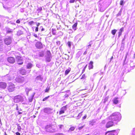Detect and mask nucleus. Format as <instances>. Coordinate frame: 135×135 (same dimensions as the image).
Here are the masks:
<instances>
[{
  "label": "nucleus",
  "mask_w": 135,
  "mask_h": 135,
  "mask_svg": "<svg viewBox=\"0 0 135 135\" xmlns=\"http://www.w3.org/2000/svg\"><path fill=\"white\" fill-rule=\"evenodd\" d=\"M108 119L112 120L114 122L119 121L121 118L120 114L118 112H115L113 113L108 117Z\"/></svg>",
  "instance_id": "nucleus-1"
},
{
  "label": "nucleus",
  "mask_w": 135,
  "mask_h": 135,
  "mask_svg": "<svg viewBox=\"0 0 135 135\" xmlns=\"http://www.w3.org/2000/svg\"><path fill=\"white\" fill-rule=\"evenodd\" d=\"M99 10L101 12H103L107 8L106 2L105 0H100L99 2Z\"/></svg>",
  "instance_id": "nucleus-2"
},
{
  "label": "nucleus",
  "mask_w": 135,
  "mask_h": 135,
  "mask_svg": "<svg viewBox=\"0 0 135 135\" xmlns=\"http://www.w3.org/2000/svg\"><path fill=\"white\" fill-rule=\"evenodd\" d=\"M107 121V122L105 125V127L107 128H108L112 127L114 125V124L115 123L112 120L110 119H108V120Z\"/></svg>",
  "instance_id": "nucleus-3"
},
{
  "label": "nucleus",
  "mask_w": 135,
  "mask_h": 135,
  "mask_svg": "<svg viewBox=\"0 0 135 135\" xmlns=\"http://www.w3.org/2000/svg\"><path fill=\"white\" fill-rule=\"evenodd\" d=\"M53 125H47L45 127V130L47 132H51L55 130Z\"/></svg>",
  "instance_id": "nucleus-4"
},
{
  "label": "nucleus",
  "mask_w": 135,
  "mask_h": 135,
  "mask_svg": "<svg viewBox=\"0 0 135 135\" xmlns=\"http://www.w3.org/2000/svg\"><path fill=\"white\" fill-rule=\"evenodd\" d=\"M14 100L15 103H18L19 102H22L23 100V98L22 96L18 95L15 97Z\"/></svg>",
  "instance_id": "nucleus-5"
},
{
  "label": "nucleus",
  "mask_w": 135,
  "mask_h": 135,
  "mask_svg": "<svg viewBox=\"0 0 135 135\" xmlns=\"http://www.w3.org/2000/svg\"><path fill=\"white\" fill-rule=\"evenodd\" d=\"M9 86L8 88V90L9 92H12L13 91L15 88V85L12 83L9 84Z\"/></svg>",
  "instance_id": "nucleus-6"
},
{
  "label": "nucleus",
  "mask_w": 135,
  "mask_h": 135,
  "mask_svg": "<svg viewBox=\"0 0 135 135\" xmlns=\"http://www.w3.org/2000/svg\"><path fill=\"white\" fill-rule=\"evenodd\" d=\"M5 44L7 45H10L12 42V38L11 37H8L4 40Z\"/></svg>",
  "instance_id": "nucleus-7"
},
{
  "label": "nucleus",
  "mask_w": 135,
  "mask_h": 135,
  "mask_svg": "<svg viewBox=\"0 0 135 135\" xmlns=\"http://www.w3.org/2000/svg\"><path fill=\"white\" fill-rule=\"evenodd\" d=\"M68 105L64 106L61 108L60 109V110L59 112L60 114H61L64 113H65V111H66L68 108Z\"/></svg>",
  "instance_id": "nucleus-8"
},
{
  "label": "nucleus",
  "mask_w": 135,
  "mask_h": 135,
  "mask_svg": "<svg viewBox=\"0 0 135 135\" xmlns=\"http://www.w3.org/2000/svg\"><path fill=\"white\" fill-rule=\"evenodd\" d=\"M16 81L18 83H22L24 81L25 78L23 77H18L15 79Z\"/></svg>",
  "instance_id": "nucleus-9"
},
{
  "label": "nucleus",
  "mask_w": 135,
  "mask_h": 135,
  "mask_svg": "<svg viewBox=\"0 0 135 135\" xmlns=\"http://www.w3.org/2000/svg\"><path fill=\"white\" fill-rule=\"evenodd\" d=\"M106 135H117V133L115 130H113L110 131H108L106 133Z\"/></svg>",
  "instance_id": "nucleus-10"
},
{
  "label": "nucleus",
  "mask_w": 135,
  "mask_h": 135,
  "mask_svg": "<svg viewBox=\"0 0 135 135\" xmlns=\"http://www.w3.org/2000/svg\"><path fill=\"white\" fill-rule=\"evenodd\" d=\"M7 60L10 63L13 64L15 62V58L13 57H9L8 58Z\"/></svg>",
  "instance_id": "nucleus-11"
},
{
  "label": "nucleus",
  "mask_w": 135,
  "mask_h": 135,
  "mask_svg": "<svg viewBox=\"0 0 135 135\" xmlns=\"http://www.w3.org/2000/svg\"><path fill=\"white\" fill-rule=\"evenodd\" d=\"M52 109L49 108H46L44 109V112L48 114H51L52 113Z\"/></svg>",
  "instance_id": "nucleus-12"
},
{
  "label": "nucleus",
  "mask_w": 135,
  "mask_h": 135,
  "mask_svg": "<svg viewBox=\"0 0 135 135\" xmlns=\"http://www.w3.org/2000/svg\"><path fill=\"white\" fill-rule=\"evenodd\" d=\"M35 46L37 48L39 49H41L43 47L42 44L40 42H37L35 44Z\"/></svg>",
  "instance_id": "nucleus-13"
},
{
  "label": "nucleus",
  "mask_w": 135,
  "mask_h": 135,
  "mask_svg": "<svg viewBox=\"0 0 135 135\" xmlns=\"http://www.w3.org/2000/svg\"><path fill=\"white\" fill-rule=\"evenodd\" d=\"M7 86V84L6 83L1 82H0V88L2 89H4Z\"/></svg>",
  "instance_id": "nucleus-14"
},
{
  "label": "nucleus",
  "mask_w": 135,
  "mask_h": 135,
  "mask_svg": "<svg viewBox=\"0 0 135 135\" xmlns=\"http://www.w3.org/2000/svg\"><path fill=\"white\" fill-rule=\"evenodd\" d=\"M6 31V33H12L13 30L10 29L8 27H6L5 28Z\"/></svg>",
  "instance_id": "nucleus-15"
},
{
  "label": "nucleus",
  "mask_w": 135,
  "mask_h": 135,
  "mask_svg": "<svg viewBox=\"0 0 135 135\" xmlns=\"http://www.w3.org/2000/svg\"><path fill=\"white\" fill-rule=\"evenodd\" d=\"M108 118L104 120H102L100 123V126H103V125H104L106 123L107 121L108 120Z\"/></svg>",
  "instance_id": "nucleus-16"
},
{
  "label": "nucleus",
  "mask_w": 135,
  "mask_h": 135,
  "mask_svg": "<svg viewBox=\"0 0 135 135\" xmlns=\"http://www.w3.org/2000/svg\"><path fill=\"white\" fill-rule=\"evenodd\" d=\"M4 47V46L2 43V41L1 40H0V51H2L3 50V48Z\"/></svg>",
  "instance_id": "nucleus-17"
},
{
  "label": "nucleus",
  "mask_w": 135,
  "mask_h": 135,
  "mask_svg": "<svg viewBox=\"0 0 135 135\" xmlns=\"http://www.w3.org/2000/svg\"><path fill=\"white\" fill-rule=\"evenodd\" d=\"M43 79V78L41 75L38 76L36 78V80H40L42 81Z\"/></svg>",
  "instance_id": "nucleus-18"
},
{
  "label": "nucleus",
  "mask_w": 135,
  "mask_h": 135,
  "mask_svg": "<svg viewBox=\"0 0 135 135\" xmlns=\"http://www.w3.org/2000/svg\"><path fill=\"white\" fill-rule=\"evenodd\" d=\"M96 122V120L93 119L89 122V124L90 126H93L95 125Z\"/></svg>",
  "instance_id": "nucleus-19"
},
{
  "label": "nucleus",
  "mask_w": 135,
  "mask_h": 135,
  "mask_svg": "<svg viewBox=\"0 0 135 135\" xmlns=\"http://www.w3.org/2000/svg\"><path fill=\"white\" fill-rule=\"evenodd\" d=\"M118 98L117 97H115L113 99V102L114 104H117L118 103Z\"/></svg>",
  "instance_id": "nucleus-20"
},
{
  "label": "nucleus",
  "mask_w": 135,
  "mask_h": 135,
  "mask_svg": "<svg viewBox=\"0 0 135 135\" xmlns=\"http://www.w3.org/2000/svg\"><path fill=\"white\" fill-rule=\"evenodd\" d=\"M93 62L92 61H91L89 64V69H92L93 67Z\"/></svg>",
  "instance_id": "nucleus-21"
},
{
  "label": "nucleus",
  "mask_w": 135,
  "mask_h": 135,
  "mask_svg": "<svg viewBox=\"0 0 135 135\" xmlns=\"http://www.w3.org/2000/svg\"><path fill=\"white\" fill-rule=\"evenodd\" d=\"M26 73V71L25 69H22L20 70V73L22 75L25 74Z\"/></svg>",
  "instance_id": "nucleus-22"
},
{
  "label": "nucleus",
  "mask_w": 135,
  "mask_h": 135,
  "mask_svg": "<svg viewBox=\"0 0 135 135\" xmlns=\"http://www.w3.org/2000/svg\"><path fill=\"white\" fill-rule=\"evenodd\" d=\"M124 28L123 27L121 28L119 30V31L118 32V37H119L121 35L122 32Z\"/></svg>",
  "instance_id": "nucleus-23"
},
{
  "label": "nucleus",
  "mask_w": 135,
  "mask_h": 135,
  "mask_svg": "<svg viewBox=\"0 0 135 135\" xmlns=\"http://www.w3.org/2000/svg\"><path fill=\"white\" fill-rule=\"evenodd\" d=\"M32 64L30 63H28L27 65V69H31L32 66Z\"/></svg>",
  "instance_id": "nucleus-24"
},
{
  "label": "nucleus",
  "mask_w": 135,
  "mask_h": 135,
  "mask_svg": "<svg viewBox=\"0 0 135 135\" xmlns=\"http://www.w3.org/2000/svg\"><path fill=\"white\" fill-rule=\"evenodd\" d=\"M15 56L16 58V59L17 60V61L20 60H22L21 57L19 56H17L16 55H15Z\"/></svg>",
  "instance_id": "nucleus-25"
},
{
  "label": "nucleus",
  "mask_w": 135,
  "mask_h": 135,
  "mask_svg": "<svg viewBox=\"0 0 135 135\" xmlns=\"http://www.w3.org/2000/svg\"><path fill=\"white\" fill-rule=\"evenodd\" d=\"M51 56H47L46 58V60L47 62H50L51 60Z\"/></svg>",
  "instance_id": "nucleus-26"
},
{
  "label": "nucleus",
  "mask_w": 135,
  "mask_h": 135,
  "mask_svg": "<svg viewBox=\"0 0 135 135\" xmlns=\"http://www.w3.org/2000/svg\"><path fill=\"white\" fill-rule=\"evenodd\" d=\"M77 25V23H75L73 25L72 28L74 30H76Z\"/></svg>",
  "instance_id": "nucleus-27"
},
{
  "label": "nucleus",
  "mask_w": 135,
  "mask_h": 135,
  "mask_svg": "<svg viewBox=\"0 0 135 135\" xmlns=\"http://www.w3.org/2000/svg\"><path fill=\"white\" fill-rule=\"evenodd\" d=\"M81 0H70L69 2L70 3H74V2H76L77 1L80 2Z\"/></svg>",
  "instance_id": "nucleus-28"
},
{
  "label": "nucleus",
  "mask_w": 135,
  "mask_h": 135,
  "mask_svg": "<svg viewBox=\"0 0 135 135\" xmlns=\"http://www.w3.org/2000/svg\"><path fill=\"white\" fill-rule=\"evenodd\" d=\"M82 54V52L81 51H79L76 54V56L79 57Z\"/></svg>",
  "instance_id": "nucleus-29"
},
{
  "label": "nucleus",
  "mask_w": 135,
  "mask_h": 135,
  "mask_svg": "<svg viewBox=\"0 0 135 135\" xmlns=\"http://www.w3.org/2000/svg\"><path fill=\"white\" fill-rule=\"evenodd\" d=\"M122 9H121L118 13L117 15L116 16L118 17V16H120L122 13Z\"/></svg>",
  "instance_id": "nucleus-30"
},
{
  "label": "nucleus",
  "mask_w": 135,
  "mask_h": 135,
  "mask_svg": "<svg viewBox=\"0 0 135 135\" xmlns=\"http://www.w3.org/2000/svg\"><path fill=\"white\" fill-rule=\"evenodd\" d=\"M30 89L28 88H26L25 89V91L27 95H28V92L30 91Z\"/></svg>",
  "instance_id": "nucleus-31"
},
{
  "label": "nucleus",
  "mask_w": 135,
  "mask_h": 135,
  "mask_svg": "<svg viewBox=\"0 0 135 135\" xmlns=\"http://www.w3.org/2000/svg\"><path fill=\"white\" fill-rule=\"evenodd\" d=\"M17 61L19 65H22L23 63V61L22 60H18Z\"/></svg>",
  "instance_id": "nucleus-32"
},
{
  "label": "nucleus",
  "mask_w": 135,
  "mask_h": 135,
  "mask_svg": "<svg viewBox=\"0 0 135 135\" xmlns=\"http://www.w3.org/2000/svg\"><path fill=\"white\" fill-rule=\"evenodd\" d=\"M38 54L39 56L41 57H43L44 55V54L43 52H40Z\"/></svg>",
  "instance_id": "nucleus-33"
},
{
  "label": "nucleus",
  "mask_w": 135,
  "mask_h": 135,
  "mask_svg": "<svg viewBox=\"0 0 135 135\" xmlns=\"http://www.w3.org/2000/svg\"><path fill=\"white\" fill-rule=\"evenodd\" d=\"M75 129V128L74 127H70L69 130V131L70 132L71 131H73Z\"/></svg>",
  "instance_id": "nucleus-34"
},
{
  "label": "nucleus",
  "mask_w": 135,
  "mask_h": 135,
  "mask_svg": "<svg viewBox=\"0 0 135 135\" xmlns=\"http://www.w3.org/2000/svg\"><path fill=\"white\" fill-rule=\"evenodd\" d=\"M117 31V30H112L111 31V33H112V34L114 35L116 32Z\"/></svg>",
  "instance_id": "nucleus-35"
},
{
  "label": "nucleus",
  "mask_w": 135,
  "mask_h": 135,
  "mask_svg": "<svg viewBox=\"0 0 135 135\" xmlns=\"http://www.w3.org/2000/svg\"><path fill=\"white\" fill-rule=\"evenodd\" d=\"M92 44V42L91 41L89 43V45L87 46V47H88V48H89L91 47V45Z\"/></svg>",
  "instance_id": "nucleus-36"
},
{
  "label": "nucleus",
  "mask_w": 135,
  "mask_h": 135,
  "mask_svg": "<svg viewBox=\"0 0 135 135\" xmlns=\"http://www.w3.org/2000/svg\"><path fill=\"white\" fill-rule=\"evenodd\" d=\"M70 71V70L68 69L66 70L65 71V75H67Z\"/></svg>",
  "instance_id": "nucleus-37"
},
{
  "label": "nucleus",
  "mask_w": 135,
  "mask_h": 135,
  "mask_svg": "<svg viewBox=\"0 0 135 135\" xmlns=\"http://www.w3.org/2000/svg\"><path fill=\"white\" fill-rule=\"evenodd\" d=\"M47 56H51V54L49 51H47Z\"/></svg>",
  "instance_id": "nucleus-38"
},
{
  "label": "nucleus",
  "mask_w": 135,
  "mask_h": 135,
  "mask_svg": "<svg viewBox=\"0 0 135 135\" xmlns=\"http://www.w3.org/2000/svg\"><path fill=\"white\" fill-rule=\"evenodd\" d=\"M17 129H18V131H21V126L19 124L17 125Z\"/></svg>",
  "instance_id": "nucleus-39"
},
{
  "label": "nucleus",
  "mask_w": 135,
  "mask_h": 135,
  "mask_svg": "<svg viewBox=\"0 0 135 135\" xmlns=\"http://www.w3.org/2000/svg\"><path fill=\"white\" fill-rule=\"evenodd\" d=\"M86 78V76H85V74H83L82 75L81 78V79H85Z\"/></svg>",
  "instance_id": "nucleus-40"
},
{
  "label": "nucleus",
  "mask_w": 135,
  "mask_h": 135,
  "mask_svg": "<svg viewBox=\"0 0 135 135\" xmlns=\"http://www.w3.org/2000/svg\"><path fill=\"white\" fill-rule=\"evenodd\" d=\"M33 96H34L33 95H32V96L31 97V98H29L28 100H29V102H31L32 101V99L33 97Z\"/></svg>",
  "instance_id": "nucleus-41"
},
{
  "label": "nucleus",
  "mask_w": 135,
  "mask_h": 135,
  "mask_svg": "<svg viewBox=\"0 0 135 135\" xmlns=\"http://www.w3.org/2000/svg\"><path fill=\"white\" fill-rule=\"evenodd\" d=\"M67 45L70 48L71 47V42L69 41L67 43Z\"/></svg>",
  "instance_id": "nucleus-42"
},
{
  "label": "nucleus",
  "mask_w": 135,
  "mask_h": 135,
  "mask_svg": "<svg viewBox=\"0 0 135 135\" xmlns=\"http://www.w3.org/2000/svg\"><path fill=\"white\" fill-rule=\"evenodd\" d=\"M49 97H50V96H48L47 97H45V98H44L43 99L42 101H45L46 100H47Z\"/></svg>",
  "instance_id": "nucleus-43"
},
{
  "label": "nucleus",
  "mask_w": 135,
  "mask_h": 135,
  "mask_svg": "<svg viewBox=\"0 0 135 135\" xmlns=\"http://www.w3.org/2000/svg\"><path fill=\"white\" fill-rule=\"evenodd\" d=\"M42 10V8L41 7L38 8L37 9V11H38V12H41Z\"/></svg>",
  "instance_id": "nucleus-44"
},
{
  "label": "nucleus",
  "mask_w": 135,
  "mask_h": 135,
  "mask_svg": "<svg viewBox=\"0 0 135 135\" xmlns=\"http://www.w3.org/2000/svg\"><path fill=\"white\" fill-rule=\"evenodd\" d=\"M120 3V5L123 6L124 5L123 1V0L121 1Z\"/></svg>",
  "instance_id": "nucleus-45"
},
{
  "label": "nucleus",
  "mask_w": 135,
  "mask_h": 135,
  "mask_svg": "<svg viewBox=\"0 0 135 135\" xmlns=\"http://www.w3.org/2000/svg\"><path fill=\"white\" fill-rule=\"evenodd\" d=\"M84 125L83 126H82L81 127H79L78 128V129L79 130H80L81 129H83V128L84 127Z\"/></svg>",
  "instance_id": "nucleus-46"
},
{
  "label": "nucleus",
  "mask_w": 135,
  "mask_h": 135,
  "mask_svg": "<svg viewBox=\"0 0 135 135\" xmlns=\"http://www.w3.org/2000/svg\"><path fill=\"white\" fill-rule=\"evenodd\" d=\"M49 88H47L46 89L45 92H49Z\"/></svg>",
  "instance_id": "nucleus-47"
},
{
  "label": "nucleus",
  "mask_w": 135,
  "mask_h": 135,
  "mask_svg": "<svg viewBox=\"0 0 135 135\" xmlns=\"http://www.w3.org/2000/svg\"><path fill=\"white\" fill-rule=\"evenodd\" d=\"M58 126L60 129H61L62 127H63V126L62 125H58Z\"/></svg>",
  "instance_id": "nucleus-48"
},
{
  "label": "nucleus",
  "mask_w": 135,
  "mask_h": 135,
  "mask_svg": "<svg viewBox=\"0 0 135 135\" xmlns=\"http://www.w3.org/2000/svg\"><path fill=\"white\" fill-rule=\"evenodd\" d=\"M108 100V98L107 97H106L105 98V99H104V103H105L106 102H107V100Z\"/></svg>",
  "instance_id": "nucleus-49"
},
{
  "label": "nucleus",
  "mask_w": 135,
  "mask_h": 135,
  "mask_svg": "<svg viewBox=\"0 0 135 135\" xmlns=\"http://www.w3.org/2000/svg\"><path fill=\"white\" fill-rule=\"evenodd\" d=\"M87 66V65H86L84 68L83 69V70L82 73H83L85 71V68H86Z\"/></svg>",
  "instance_id": "nucleus-50"
},
{
  "label": "nucleus",
  "mask_w": 135,
  "mask_h": 135,
  "mask_svg": "<svg viewBox=\"0 0 135 135\" xmlns=\"http://www.w3.org/2000/svg\"><path fill=\"white\" fill-rule=\"evenodd\" d=\"M32 35L35 37H36V38L38 37V36L36 34H35V33H33Z\"/></svg>",
  "instance_id": "nucleus-51"
},
{
  "label": "nucleus",
  "mask_w": 135,
  "mask_h": 135,
  "mask_svg": "<svg viewBox=\"0 0 135 135\" xmlns=\"http://www.w3.org/2000/svg\"><path fill=\"white\" fill-rule=\"evenodd\" d=\"M20 21L19 20H17L16 21V23H20Z\"/></svg>",
  "instance_id": "nucleus-52"
},
{
  "label": "nucleus",
  "mask_w": 135,
  "mask_h": 135,
  "mask_svg": "<svg viewBox=\"0 0 135 135\" xmlns=\"http://www.w3.org/2000/svg\"><path fill=\"white\" fill-rule=\"evenodd\" d=\"M16 109L17 110H18V105L17 104H16Z\"/></svg>",
  "instance_id": "nucleus-53"
},
{
  "label": "nucleus",
  "mask_w": 135,
  "mask_h": 135,
  "mask_svg": "<svg viewBox=\"0 0 135 135\" xmlns=\"http://www.w3.org/2000/svg\"><path fill=\"white\" fill-rule=\"evenodd\" d=\"M35 31L36 32H37L38 31V28L37 27L36 28Z\"/></svg>",
  "instance_id": "nucleus-54"
},
{
  "label": "nucleus",
  "mask_w": 135,
  "mask_h": 135,
  "mask_svg": "<svg viewBox=\"0 0 135 135\" xmlns=\"http://www.w3.org/2000/svg\"><path fill=\"white\" fill-rule=\"evenodd\" d=\"M33 22L32 21H31V22H30L29 23V24L31 25H32L33 24Z\"/></svg>",
  "instance_id": "nucleus-55"
},
{
  "label": "nucleus",
  "mask_w": 135,
  "mask_h": 135,
  "mask_svg": "<svg viewBox=\"0 0 135 135\" xmlns=\"http://www.w3.org/2000/svg\"><path fill=\"white\" fill-rule=\"evenodd\" d=\"M86 115H85L83 117V119H84L86 118Z\"/></svg>",
  "instance_id": "nucleus-56"
},
{
  "label": "nucleus",
  "mask_w": 135,
  "mask_h": 135,
  "mask_svg": "<svg viewBox=\"0 0 135 135\" xmlns=\"http://www.w3.org/2000/svg\"><path fill=\"white\" fill-rule=\"evenodd\" d=\"M16 135H20V134L18 132H17L16 133Z\"/></svg>",
  "instance_id": "nucleus-57"
},
{
  "label": "nucleus",
  "mask_w": 135,
  "mask_h": 135,
  "mask_svg": "<svg viewBox=\"0 0 135 135\" xmlns=\"http://www.w3.org/2000/svg\"><path fill=\"white\" fill-rule=\"evenodd\" d=\"M113 59V56H112L111 57V58H110V62H111V60H112Z\"/></svg>",
  "instance_id": "nucleus-58"
},
{
  "label": "nucleus",
  "mask_w": 135,
  "mask_h": 135,
  "mask_svg": "<svg viewBox=\"0 0 135 135\" xmlns=\"http://www.w3.org/2000/svg\"><path fill=\"white\" fill-rule=\"evenodd\" d=\"M86 54H87V51H85L83 53V55H85Z\"/></svg>",
  "instance_id": "nucleus-59"
},
{
  "label": "nucleus",
  "mask_w": 135,
  "mask_h": 135,
  "mask_svg": "<svg viewBox=\"0 0 135 135\" xmlns=\"http://www.w3.org/2000/svg\"><path fill=\"white\" fill-rule=\"evenodd\" d=\"M40 23H38L37 25V27H38V26H39L40 25Z\"/></svg>",
  "instance_id": "nucleus-60"
},
{
  "label": "nucleus",
  "mask_w": 135,
  "mask_h": 135,
  "mask_svg": "<svg viewBox=\"0 0 135 135\" xmlns=\"http://www.w3.org/2000/svg\"><path fill=\"white\" fill-rule=\"evenodd\" d=\"M44 30V28H42L41 30V31H43Z\"/></svg>",
  "instance_id": "nucleus-61"
},
{
  "label": "nucleus",
  "mask_w": 135,
  "mask_h": 135,
  "mask_svg": "<svg viewBox=\"0 0 135 135\" xmlns=\"http://www.w3.org/2000/svg\"><path fill=\"white\" fill-rule=\"evenodd\" d=\"M18 113L19 114H22V113L21 112H19V111H18Z\"/></svg>",
  "instance_id": "nucleus-62"
},
{
  "label": "nucleus",
  "mask_w": 135,
  "mask_h": 135,
  "mask_svg": "<svg viewBox=\"0 0 135 135\" xmlns=\"http://www.w3.org/2000/svg\"><path fill=\"white\" fill-rule=\"evenodd\" d=\"M4 135H7V134H6V132H5L4 134Z\"/></svg>",
  "instance_id": "nucleus-63"
},
{
  "label": "nucleus",
  "mask_w": 135,
  "mask_h": 135,
  "mask_svg": "<svg viewBox=\"0 0 135 135\" xmlns=\"http://www.w3.org/2000/svg\"><path fill=\"white\" fill-rule=\"evenodd\" d=\"M81 113H79V115H79V116H81Z\"/></svg>",
  "instance_id": "nucleus-64"
}]
</instances>
